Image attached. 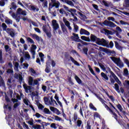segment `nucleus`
<instances>
[{"mask_svg":"<svg viewBox=\"0 0 129 129\" xmlns=\"http://www.w3.org/2000/svg\"><path fill=\"white\" fill-rule=\"evenodd\" d=\"M42 30L44 32V33H45L47 37H48L49 39L52 38V33H51V31L49 30V29H47L46 25H43L42 26Z\"/></svg>","mask_w":129,"mask_h":129,"instance_id":"4","label":"nucleus"},{"mask_svg":"<svg viewBox=\"0 0 129 129\" xmlns=\"http://www.w3.org/2000/svg\"><path fill=\"white\" fill-rule=\"evenodd\" d=\"M5 23L7 25H13V20H11L10 19H6L5 20Z\"/></svg>","mask_w":129,"mask_h":129,"instance_id":"33","label":"nucleus"},{"mask_svg":"<svg viewBox=\"0 0 129 129\" xmlns=\"http://www.w3.org/2000/svg\"><path fill=\"white\" fill-rule=\"evenodd\" d=\"M51 66H50V63L49 62H46V68L45 69V71L46 73H50V68Z\"/></svg>","mask_w":129,"mask_h":129,"instance_id":"16","label":"nucleus"},{"mask_svg":"<svg viewBox=\"0 0 129 129\" xmlns=\"http://www.w3.org/2000/svg\"><path fill=\"white\" fill-rule=\"evenodd\" d=\"M76 9H70V10L69 11V12L71 13L72 17H74V14H76Z\"/></svg>","mask_w":129,"mask_h":129,"instance_id":"29","label":"nucleus"},{"mask_svg":"<svg viewBox=\"0 0 129 129\" xmlns=\"http://www.w3.org/2000/svg\"><path fill=\"white\" fill-rule=\"evenodd\" d=\"M74 30L75 33H77V32H78V30H79V27H78V26L75 24V23H74Z\"/></svg>","mask_w":129,"mask_h":129,"instance_id":"36","label":"nucleus"},{"mask_svg":"<svg viewBox=\"0 0 129 129\" xmlns=\"http://www.w3.org/2000/svg\"><path fill=\"white\" fill-rule=\"evenodd\" d=\"M102 90H103V91H104V92L105 93H106L107 96H108V97H109V98H110V99H111V100L112 101H114V98L113 97V96L109 95V94L107 93V92L105 91V89L102 88Z\"/></svg>","mask_w":129,"mask_h":129,"instance_id":"21","label":"nucleus"},{"mask_svg":"<svg viewBox=\"0 0 129 129\" xmlns=\"http://www.w3.org/2000/svg\"><path fill=\"white\" fill-rule=\"evenodd\" d=\"M81 39L83 41H85L86 42H90V38L85 36H82L81 37Z\"/></svg>","mask_w":129,"mask_h":129,"instance_id":"23","label":"nucleus"},{"mask_svg":"<svg viewBox=\"0 0 129 129\" xmlns=\"http://www.w3.org/2000/svg\"><path fill=\"white\" fill-rule=\"evenodd\" d=\"M114 43L116 49H117V50H119V51H122V47H121V46L119 45L118 42H117V41H115Z\"/></svg>","mask_w":129,"mask_h":129,"instance_id":"13","label":"nucleus"},{"mask_svg":"<svg viewBox=\"0 0 129 129\" xmlns=\"http://www.w3.org/2000/svg\"><path fill=\"white\" fill-rule=\"evenodd\" d=\"M43 112H44V113H45V114H51V111H50V110H49V109H48L47 108H45L43 109Z\"/></svg>","mask_w":129,"mask_h":129,"instance_id":"32","label":"nucleus"},{"mask_svg":"<svg viewBox=\"0 0 129 129\" xmlns=\"http://www.w3.org/2000/svg\"><path fill=\"white\" fill-rule=\"evenodd\" d=\"M83 51L84 53V54H85V55H86V56H88V48H86V47H84L83 49Z\"/></svg>","mask_w":129,"mask_h":129,"instance_id":"52","label":"nucleus"},{"mask_svg":"<svg viewBox=\"0 0 129 129\" xmlns=\"http://www.w3.org/2000/svg\"><path fill=\"white\" fill-rule=\"evenodd\" d=\"M114 86H115L114 88L116 91H117L118 93H119L120 92V91L119 90V86H118V84L116 83L114 84Z\"/></svg>","mask_w":129,"mask_h":129,"instance_id":"34","label":"nucleus"},{"mask_svg":"<svg viewBox=\"0 0 129 129\" xmlns=\"http://www.w3.org/2000/svg\"><path fill=\"white\" fill-rule=\"evenodd\" d=\"M111 77H113V78H114L116 82L119 80V79H118V78H117V77L114 74L111 76Z\"/></svg>","mask_w":129,"mask_h":129,"instance_id":"58","label":"nucleus"},{"mask_svg":"<svg viewBox=\"0 0 129 129\" xmlns=\"http://www.w3.org/2000/svg\"><path fill=\"white\" fill-rule=\"evenodd\" d=\"M32 127L33 128H36V129H42V126H41V125L40 124H36L35 126V125H33Z\"/></svg>","mask_w":129,"mask_h":129,"instance_id":"53","label":"nucleus"},{"mask_svg":"<svg viewBox=\"0 0 129 129\" xmlns=\"http://www.w3.org/2000/svg\"><path fill=\"white\" fill-rule=\"evenodd\" d=\"M64 58L67 60H68V59L70 58L71 61L72 62V63H74L75 65H76V66H80L79 62L76 61L75 59L73 58V57L70 56V54H69V53H68L67 52L64 53Z\"/></svg>","mask_w":129,"mask_h":129,"instance_id":"2","label":"nucleus"},{"mask_svg":"<svg viewBox=\"0 0 129 129\" xmlns=\"http://www.w3.org/2000/svg\"><path fill=\"white\" fill-rule=\"evenodd\" d=\"M2 86H6V84H5V81L3 79V77L0 76V87Z\"/></svg>","mask_w":129,"mask_h":129,"instance_id":"27","label":"nucleus"},{"mask_svg":"<svg viewBox=\"0 0 129 129\" xmlns=\"http://www.w3.org/2000/svg\"><path fill=\"white\" fill-rule=\"evenodd\" d=\"M53 29L54 31H57L59 29V24L57 23V20H53L51 22Z\"/></svg>","mask_w":129,"mask_h":129,"instance_id":"6","label":"nucleus"},{"mask_svg":"<svg viewBox=\"0 0 129 129\" xmlns=\"http://www.w3.org/2000/svg\"><path fill=\"white\" fill-rule=\"evenodd\" d=\"M6 2H8V0H1L0 1V6L1 7H5V5H6Z\"/></svg>","mask_w":129,"mask_h":129,"instance_id":"40","label":"nucleus"},{"mask_svg":"<svg viewBox=\"0 0 129 129\" xmlns=\"http://www.w3.org/2000/svg\"><path fill=\"white\" fill-rule=\"evenodd\" d=\"M106 54H108V55H111V56H113V55H115L116 53L114 50H111L110 49H108L107 50Z\"/></svg>","mask_w":129,"mask_h":129,"instance_id":"17","label":"nucleus"},{"mask_svg":"<svg viewBox=\"0 0 129 129\" xmlns=\"http://www.w3.org/2000/svg\"><path fill=\"white\" fill-rule=\"evenodd\" d=\"M94 117H98V118H100V115L98 112H96L94 113Z\"/></svg>","mask_w":129,"mask_h":129,"instance_id":"60","label":"nucleus"},{"mask_svg":"<svg viewBox=\"0 0 129 129\" xmlns=\"http://www.w3.org/2000/svg\"><path fill=\"white\" fill-rule=\"evenodd\" d=\"M53 115V116H54V117H55V118H54L55 120H57V121H61V120L62 121H64V120H63L61 118V117H59V116H57V115Z\"/></svg>","mask_w":129,"mask_h":129,"instance_id":"38","label":"nucleus"},{"mask_svg":"<svg viewBox=\"0 0 129 129\" xmlns=\"http://www.w3.org/2000/svg\"><path fill=\"white\" fill-rule=\"evenodd\" d=\"M12 79H8V81H7V85L8 86H9V87L10 88H12V87H13V86L12 85Z\"/></svg>","mask_w":129,"mask_h":129,"instance_id":"35","label":"nucleus"},{"mask_svg":"<svg viewBox=\"0 0 129 129\" xmlns=\"http://www.w3.org/2000/svg\"><path fill=\"white\" fill-rule=\"evenodd\" d=\"M123 75H124V76H128V70H127V69H125V70H124Z\"/></svg>","mask_w":129,"mask_h":129,"instance_id":"54","label":"nucleus"},{"mask_svg":"<svg viewBox=\"0 0 129 129\" xmlns=\"http://www.w3.org/2000/svg\"><path fill=\"white\" fill-rule=\"evenodd\" d=\"M123 61L126 65H127V67L129 68V60L127 59V58L124 57L123 59Z\"/></svg>","mask_w":129,"mask_h":129,"instance_id":"39","label":"nucleus"},{"mask_svg":"<svg viewBox=\"0 0 129 129\" xmlns=\"http://www.w3.org/2000/svg\"><path fill=\"white\" fill-rule=\"evenodd\" d=\"M110 58L114 62L118 67H119V68H122L123 66H124V64H123V62L121 60H120V58H117L114 56H111L110 57Z\"/></svg>","mask_w":129,"mask_h":129,"instance_id":"1","label":"nucleus"},{"mask_svg":"<svg viewBox=\"0 0 129 129\" xmlns=\"http://www.w3.org/2000/svg\"><path fill=\"white\" fill-rule=\"evenodd\" d=\"M34 82V79L32 77H29L28 80V84L32 86L33 85V83Z\"/></svg>","mask_w":129,"mask_h":129,"instance_id":"26","label":"nucleus"},{"mask_svg":"<svg viewBox=\"0 0 129 129\" xmlns=\"http://www.w3.org/2000/svg\"><path fill=\"white\" fill-rule=\"evenodd\" d=\"M27 41L30 43H31V44H35V42H34V40L30 37L27 38Z\"/></svg>","mask_w":129,"mask_h":129,"instance_id":"62","label":"nucleus"},{"mask_svg":"<svg viewBox=\"0 0 129 129\" xmlns=\"http://www.w3.org/2000/svg\"><path fill=\"white\" fill-rule=\"evenodd\" d=\"M97 39H98V38L96 37V36L93 34L91 35L90 39V41H91L92 42H95L96 43L97 41Z\"/></svg>","mask_w":129,"mask_h":129,"instance_id":"15","label":"nucleus"},{"mask_svg":"<svg viewBox=\"0 0 129 129\" xmlns=\"http://www.w3.org/2000/svg\"><path fill=\"white\" fill-rule=\"evenodd\" d=\"M76 42H79L80 43H81L83 45H87V42H85L83 41H82L81 39H77V41Z\"/></svg>","mask_w":129,"mask_h":129,"instance_id":"47","label":"nucleus"},{"mask_svg":"<svg viewBox=\"0 0 129 129\" xmlns=\"http://www.w3.org/2000/svg\"><path fill=\"white\" fill-rule=\"evenodd\" d=\"M59 13L63 15L64 14L67 17L68 16V14L66 13V12L64 11V9L61 8L59 10Z\"/></svg>","mask_w":129,"mask_h":129,"instance_id":"44","label":"nucleus"},{"mask_svg":"<svg viewBox=\"0 0 129 129\" xmlns=\"http://www.w3.org/2000/svg\"><path fill=\"white\" fill-rule=\"evenodd\" d=\"M89 107H90V108H91V109L95 110V111H96V110H97V109L95 107H94V105H93V104H92V103H90Z\"/></svg>","mask_w":129,"mask_h":129,"instance_id":"41","label":"nucleus"},{"mask_svg":"<svg viewBox=\"0 0 129 129\" xmlns=\"http://www.w3.org/2000/svg\"><path fill=\"white\" fill-rule=\"evenodd\" d=\"M101 76L102 78V79L104 80L105 81H108V77L105 73L102 72L101 73Z\"/></svg>","mask_w":129,"mask_h":129,"instance_id":"14","label":"nucleus"},{"mask_svg":"<svg viewBox=\"0 0 129 129\" xmlns=\"http://www.w3.org/2000/svg\"><path fill=\"white\" fill-rule=\"evenodd\" d=\"M104 31L105 33V34H107V35H114V31L112 32L110 30H108L107 29H104Z\"/></svg>","mask_w":129,"mask_h":129,"instance_id":"25","label":"nucleus"},{"mask_svg":"<svg viewBox=\"0 0 129 129\" xmlns=\"http://www.w3.org/2000/svg\"><path fill=\"white\" fill-rule=\"evenodd\" d=\"M32 37L33 39H35L36 41H38V42H40V37L38 36L37 34H32Z\"/></svg>","mask_w":129,"mask_h":129,"instance_id":"28","label":"nucleus"},{"mask_svg":"<svg viewBox=\"0 0 129 129\" xmlns=\"http://www.w3.org/2000/svg\"><path fill=\"white\" fill-rule=\"evenodd\" d=\"M0 63L2 64H3V63H5V61H4V59H3V51L0 49Z\"/></svg>","mask_w":129,"mask_h":129,"instance_id":"31","label":"nucleus"},{"mask_svg":"<svg viewBox=\"0 0 129 129\" xmlns=\"http://www.w3.org/2000/svg\"><path fill=\"white\" fill-rule=\"evenodd\" d=\"M72 35L73 36H71V39L72 41H74L75 42H76V41L78 40L79 38H80L78 34H75L74 33H73Z\"/></svg>","mask_w":129,"mask_h":129,"instance_id":"9","label":"nucleus"},{"mask_svg":"<svg viewBox=\"0 0 129 129\" xmlns=\"http://www.w3.org/2000/svg\"><path fill=\"white\" fill-rule=\"evenodd\" d=\"M95 95L96 97H97V98H98V99H99V100H100L103 104V103H104V102H105V101H104V100H103V99H102L101 97H100V96L99 95H98L97 94H95Z\"/></svg>","mask_w":129,"mask_h":129,"instance_id":"24","label":"nucleus"},{"mask_svg":"<svg viewBox=\"0 0 129 129\" xmlns=\"http://www.w3.org/2000/svg\"><path fill=\"white\" fill-rule=\"evenodd\" d=\"M75 79L78 84H82V80L76 75L75 76Z\"/></svg>","mask_w":129,"mask_h":129,"instance_id":"19","label":"nucleus"},{"mask_svg":"<svg viewBox=\"0 0 129 129\" xmlns=\"http://www.w3.org/2000/svg\"><path fill=\"white\" fill-rule=\"evenodd\" d=\"M5 49L6 52H9L10 54L12 53V48L10 47V46L8 45H5Z\"/></svg>","mask_w":129,"mask_h":129,"instance_id":"22","label":"nucleus"},{"mask_svg":"<svg viewBox=\"0 0 129 129\" xmlns=\"http://www.w3.org/2000/svg\"><path fill=\"white\" fill-rule=\"evenodd\" d=\"M106 73H110L111 75L108 76L110 78V81L111 82V84H114V83H115V81L111 77V76L114 74V73L111 71V70L108 67L106 68Z\"/></svg>","mask_w":129,"mask_h":129,"instance_id":"3","label":"nucleus"},{"mask_svg":"<svg viewBox=\"0 0 129 129\" xmlns=\"http://www.w3.org/2000/svg\"><path fill=\"white\" fill-rule=\"evenodd\" d=\"M81 124H82V120H78L77 121V126L80 127V126H81Z\"/></svg>","mask_w":129,"mask_h":129,"instance_id":"51","label":"nucleus"},{"mask_svg":"<svg viewBox=\"0 0 129 129\" xmlns=\"http://www.w3.org/2000/svg\"><path fill=\"white\" fill-rule=\"evenodd\" d=\"M106 23L108 27H110L111 28H114L115 27H116V25L111 21H108Z\"/></svg>","mask_w":129,"mask_h":129,"instance_id":"18","label":"nucleus"},{"mask_svg":"<svg viewBox=\"0 0 129 129\" xmlns=\"http://www.w3.org/2000/svg\"><path fill=\"white\" fill-rule=\"evenodd\" d=\"M99 50L100 51H102V52H104L105 53H106L107 52L108 49L107 48H104L102 47H99Z\"/></svg>","mask_w":129,"mask_h":129,"instance_id":"50","label":"nucleus"},{"mask_svg":"<svg viewBox=\"0 0 129 129\" xmlns=\"http://www.w3.org/2000/svg\"><path fill=\"white\" fill-rule=\"evenodd\" d=\"M102 3H103V5H104V6H105V7H107V8H108L109 7V4H108V3H107V1H103Z\"/></svg>","mask_w":129,"mask_h":129,"instance_id":"56","label":"nucleus"},{"mask_svg":"<svg viewBox=\"0 0 129 129\" xmlns=\"http://www.w3.org/2000/svg\"><path fill=\"white\" fill-rule=\"evenodd\" d=\"M88 67L89 70L91 72V73L93 75H94V76H95L96 77V78L98 79V77H97V76L96 75V74H95V73H94V71H93V69H92V68H91V66L90 64H88Z\"/></svg>","mask_w":129,"mask_h":129,"instance_id":"12","label":"nucleus"},{"mask_svg":"<svg viewBox=\"0 0 129 129\" xmlns=\"http://www.w3.org/2000/svg\"><path fill=\"white\" fill-rule=\"evenodd\" d=\"M96 43L97 44V45H101V46H105L106 45H107V42H106V40L104 39V38L100 39L98 38Z\"/></svg>","mask_w":129,"mask_h":129,"instance_id":"5","label":"nucleus"},{"mask_svg":"<svg viewBox=\"0 0 129 129\" xmlns=\"http://www.w3.org/2000/svg\"><path fill=\"white\" fill-rule=\"evenodd\" d=\"M76 42H79L80 43H81L83 45H87V42H85L83 41H82L81 39H77V41Z\"/></svg>","mask_w":129,"mask_h":129,"instance_id":"48","label":"nucleus"},{"mask_svg":"<svg viewBox=\"0 0 129 129\" xmlns=\"http://www.w3.org/2000/svg\"><path fill=\"white\" fill-rule=\"evenodd\" d=\"M32 85H33V86H34V85H38V86H39L40 85V83H39V82H38V80H35L33 81V83Z\"/></svg>","mask_w":129,"mask_h":129,"instance_id":"61","label":"nucleus"},{"mask_svg":"<svg viewBox=\"0 0 129 129\" xmlns=\"http://www.w3.org/2000/svg\"><path fill=\"white\" fill-rule=\"evenodd\" d=\"M117 107L120 111H122V107L121 106V105H120V104H118V105H117Z\"/></svg>","mask_w":129,"mask_h":129,"instance_id":"64","label":"nucleus"},{"mask_svg":"<svg viewBox=\"0 0 129 129\" xmlns=\"http://www.w3.org/2000/svg\"><path fill=\"white\" fill-rule=\"evenodd\" d=\"M29 10L30 11H31L34 12H39V11H40V9H39V8H38V7L35 5H30Z\"/></svg>","mask_w":129,"mask_h":129,"instance_id":"7","label":"nucleus"},{"mask_svg":"<svg viewBox=\"0 0 129 129\" xmlns=\"http://www.w3.org/2000/svg\"><path fill=\"white\" fill-rule=\"evenodd\" d=\"M9 34L11 36V37L14 38V37H15V30H14L13 29V30L11 31V32L9 33Z\"/></svg>","mask_w":129,"mask_h":129,"instance_id":"59","label":"nucleus"},{"mask_svg":"<svg viewBox=\"0 0 129 129\" xmlns=\"http://www.w3.org/2000/svg\"><path fill=\"white\" fill-rule=\"evenodd\" d=\"M23 88L25 89L26 93H28V92H29V91H31V90H32V87L30 86L27 85L26 84H23Z\"/></svg>","mask_w":129,"mask_h":129,"instance_id":"10","label":"nucleus"},{"mask_svg":"<svg viewBox=\"0 0 129 129\" xmlns=\"http://www.w3.org/2000/svg\"><path fill=\"white\" fill-rule=\"evenodd\" d=\"M80 35H86L87 36H89L90 35V33L88 32V31L83 29L81 28L80 31Z\"/></svg>","mask_w":129,"mask_h":129,"instance_id":"8","label":"nucleus"},{"mask_svg":"<svg viewBox=\"0 0 129 129\" xmlns=\"http://www.w3.org/2000/svg\"><path fill=\"white\" fill-rule=\"evenodd\" d=\"M2 27L3 29V31H6L8 29V26H7V24L5 23H2Z\"/></svg>","mask_w":129,"mask_h":129,"instance_id":"43","label":"nucleus"},{"mask_svg":"<svg viewBox=\"0 0 129 129\" xmlns=\"http://www.w3.org/2000/svg\"><path fill=\"white\" fill-rule=\"evenodd\" d=\"M11 6H12V9H13V10L17 9V5H16V3H15V2H12L11 3Z\"/></svg>","mask_w":129,"mask_h":129,"instance_id":"55","label":"nucleus"},{"mask_svg":"<svg viewBox=\"0 0 129 129\" xmlns=\"http://www.w3.org/2000/svg\"><path fill=\"white\" fill-rule=\"evenodd\" d=\"M67 5H69V6H71V7H74V4L71 1L68 0V1H67Z\"/></svg>","mask_w":129,"mask_h":129,"instance_id":"46","label":"nucleus"},{"mask_svg":"<svg viewBox=\"0 0 129 129\" xmlns=\"http://www.w3.org/2000/svg\"><path fill=\"white\" fill-rule=\"evenodd\" d=\"M43 8L44 9H48V1H45L43 3Z\"/></svg>","mask_w":129,"mask_h":129,"instance_id":"49","label":"nucleus"},{"mask_svg":"<svg viewBox=\"0 0 129 129\" xmlns=\"http://www.w3.org/2000/svg\"><path fill=\"white\" fill-rule=\"evenodd\" d=\"M19 66H20V63L18 62H16L14 64V70L19 71Z\"/></svg>","mask_w":129,"mask_h":129,"instance_id":"30","label":"nucleus"},{"mask_svg":"<svg viewBox=\"0 0 129 129\" xmlns=\"http://www.w3.org/2000/svg\"><path fill=\"white\" fill-rule=\"evenodd\" d=\"M51 2L52 5L56 4V6H58V8H59V6L61 5V4L59 2H57V3L56 2V0H51Z\"/></svg>","mask_w":129,"mask_h":129,"instance_id":"37","label":"nucleus"},{"mask_svg":"<svg viewBox=\"0 0 129 129\" xmlns=\"http://www.w3.org/2000/svg\"><path fill=\"white\" fill-rule=\"evenodd\" d=\"M31 54L32 55L33 59H35V55H36V51L33 49L31 50Z\"/></svg>","mask_w":129,"mask_h":129,"instance_id":"57","label":"nucleus"},{"mask_svg":"<svg viewBox=\"0 0 129 129\" xmlns=\"http://www.w3.org/2000/svg\"><path fill=\"white\" fill-rule=\"evenodd\" d=\"M60 27L61 28V31L63 32V33H65V32H67V28H66V26H65V25H64V23H61L60 24Z\"/></svg>","mask_w":129,"mask_h":129,"instance_id":"20","label":"nucleus"},{"mask_svg":"<svg viewBox=\"0 0 129 129\" xmlns=\"http://www.w3.org/2000/svg\"><path fill=\"white\" fill-rule=\"evenodd\" d=\"M55 7V9H58L59 7L58 5H57L56 4H52V3H50L49 4V7H48V11L49 12H51V9H53Z\"/></svg>","mask_w":129,"mask_h":129,"instance_id":"11","label":"nucleus"},{"mask_svg":"<svg viewBox=\"0 0 129 129\" xmlns=\"http://www.w3.org/2000/svg\"><path fill=\"white\" fill-rule=\"evenodd\" d=\"M113 32H114V34H116V36L118 37V38H119V39H121V35L119 34L118 33V31L116 30H113Z\"/></svg>","mask_w":129,"mask_h":129,"instance_id":"45","label":"nucleus"},{"mask_svg":"<svg viewBox=\"0 0 129 129\" xmlns=\"http://www.w3.org/2000/svg\"><path fill=\"white\" fill-rule=\"evenodd\" d=\"M8 75L14 74V70L13 69H8L6 71Z\"/></svg>","mask_w":129,"mask_h":129,"instance_id":"42","label":"nucleus"},{"mask_svg":"<svg viewBox=\"0 0 129 129\" xmlns=\"http://www.w3.org/2000/svg\"><path fill=\"white\" fill-rule=\"evenodd\" d=\"M23 10L21 8H18L17 11V15H21L22 12Z\"/></svg>","mask_w":129,"mask_h":129,"instance_id":"63","label":"nucleus"}]
</instances>
